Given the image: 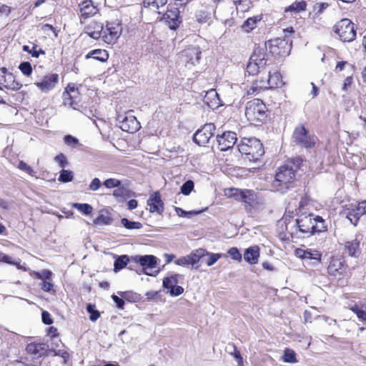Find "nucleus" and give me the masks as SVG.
Returning <instances> with one entry per match:
<instances>
[{"instance_id":"nucleus-1","label":"nucleus","mask_w":366,"mask_h":366,"mask_svg":"<svg viewBox=\"0 0 366 366\" xmlns=\"http://www.w3.org/2000/svg\"><path fill=\"white\" fill-rule=\"evenodd\" d=\"M297 169V165L292 162H288L278 167L274 179L271 183V189L282 194L286 193L294 185Z\"/></svg>"},{"instance_id":"nucleus-2","label":"nucleus","mask_w":366,"mask_h":366,"mask_svg":"<svg viewBox=\"0 0 366 366\" xmlns=\"http://www.w3.org/2000/svg\"><path fill=\"white\" fill-rule=\"evenodd\" d=\"M297 227L302 233L314 234L325 229L324 219L313 214L302 213L296 220Z\"/></svg>"},{"instance_id":"nucleus-3","label":"nucleus","mask_w":366,"mask_h":366,"mask_svg":"<svg viewBox=\"0 0 366 366\" xmlns=\"http://www.w3.org/2000/svg\"><path fill=\"white\" fill-rule=\"evenodd\" d=\"M237 147L239 152L250 162L257 161L264 152L262 143L256 138H244Z\"/></svg>"},{"instance_id":"nucleus-4","label":"nucleus","mask_w":366,"mask_h":366,"mask_svg":"<svg viewBox=\"0 0 366 366\" xmlns=\"http://www.w3.org/2000/svg\"><path fill=\"white\" fill-rule=\"evenodd\" d=\"M266 106L259 99H254L247 103L245 117L252 123L262 122L265 117Z\"/></svg>"},{"instance_id":"nucleus-5","label":"nucleus","mask_w":366,"mask_h":366,"mask_svg":"<svg viewBox=\"0 0 366 366\" xmlns=\"http://www.w3.org/2000/svg\"><path fill=\"white\" fill-rule=\"evenodd\" d=\"M225 194L229 197H234L237 201L244 202L251 207H255L260 203L257 194L253 190L230 188L225 190Z\"/></svg>"},{"instance_id":"nucleus-6","label":"nucleus","mask_w":366,"mask_h":366,"mask_svg":"<svg viewBox=\"0 0 366 366\" xmlns=\"http://www.w3.org/2000/svg\"><path fill=\"white\" fill-rule=\"evenodd\" d=\"M333 30L340 39L345 42L352 41L356 36L355 25L348 19H343L338 21L334 26Z\"/></svg>"},{"instance_id":"nucleus-7","label":"nucleus","mask_w":366,"mask_h":366,"mask_svg":"<svg viewBox=\"0 0 366 366\" xmlns=\"http://www.w3.org/2000/svg\"><path fill=\"white\" fill-rule=\"evenodd\" d=\"M294 32L292 27H288L284 29L285 38H277L268 41L271 47V51L276 53L280 56L288 55L292 47V44L289 39H286L287 34H291Z\"/></svg>"},{"instance_id":"nucleus-8","label":"nucleus","mask_w":366,"mask_h":366,"mask_svg":"<svg viewBox=\"0 0 366 366\" xmlns=\"http://www.w3.org/2000/svg\"><path fill=\"white\" fill-rule=\"evenodd\" d=\"M267 76L265 78H261L259 80V85L254 83L250 88L252 90V94L257 92L259 89L278 87L282 84V79L280 74L278 72L271 74L270 71H265Z\"/></svg>"},{"instance_id":"nucleus-9","label":"nucleus","mask_w":366,"mask_h":366,"mask_svg":"<svg viewBox=\"0 0 366 366\" xmlns=\"http://www.w3.org/2000/svg\"><path fill=\"white\" fill-rule=\"evenodd\" d=\"M295 142L307 149L314 147L317 138L313 135H309L304 126L297 127L293 133Z\"/></svg>"},{"instance_id":"nucleus-10","label":"nucleus","mask_w":366,"mask_h":366,"mask_svg":"<svg viewBox=\"0 0 366 366\" xmlns=\"http://www.w3.org/2000/svg\"><path fill=\"white\" fill-rule=\"evenodd\" d=\"M122 32V28L119 23L109 22L104 29L103 28L101 37L105 43L114 44L120 37Z\"/></svg>"},{"instance_id":"nucleus-11","label":"nucleus","mask_w":366,"mask_h":366,"mask_svg":"<svg viewBox=\"0 0 366 366\" xmlns=\"http://www.w3.org/2000/svg\"><path fill=\"white\" fill-rule=\"evenodd\" d=\"M215 126L212 123L205 124L194 134V142L199 146H205L213 136Z\"/></svg>"},{"instance_id":"nucleus-12","label":"nucleus","mask_w":366,"mask_h":366,"mask_svg":"<svg viewBox=\"0 0 366 366\" xmlns=\"http://www.w3.org/2000/svg\"><path fill=\"white\" fill-rule=\"evenodd\" d=\"M182 275L179 274H172L163 280V287L168 290L172 296H179L184 292V289L178 286L179 278H182Z\"/></svg>"},{"instance_id":"nucleus-13","label":"nucleus","mask_w":366,"mask_h":366,"mask_svg":"<svg viewBox=\"0 0 366 366\" xmlns=\"http://www.w3.org/2000/svg\"><path fill=\"white\" fill-rule=\"evenodd\" d=\"M118 119L120 128L124 132L134 133L141 127L139 122L132 114V112L126 113L124 117H119Z\"/></svg>"},{"instance_id":"nucleus-14","label":"nucleus","mask_w":366,"mask_h":366,"mask_svg":"<svg viewBox=\"0 0 366 366\" xmlns=\"http://www.w3.org/2000/svg\"><path fill=\"white\" fill-rule=\"evenodd\" d=\"M366 213L365 203H358L357 205L351 204L344 210V214L355 226L357 225L360 218Z\"/></svg>"},{"instance_id":"nucleus-15","label":"nucleus","mask_w":366,"mask_h":366,"mask_svg":"<svg viewBox=\"0 0 366 366\" xmlns=\"http://www.w3.org/2000/svg\"><path fill=\"white\" fill-rule=\"evenodd\" d=\"M0 84L6 89L17 91L21 88V84L16 81L12 73L9 72L5 67L0 68Z\"/></svg>"},{"instance_id":"nucleus-16","label":"nucleus","mask_w":366,"mask_h":366,"mask_svg":"<svg viewBox=\"0 0 366 366\" xmlns=\"http://www.w3.org/2000/svg\"><path fill=\"white\" fill-rule=\"evenodd\" d=\"M59 82V75L57 74L49 73L44 76L39 81H36L34 84L43 93H48L54 89Z\"/></svg>"},{"instance_id":"nucleus-17","label":"nucleus","mask_w":366,"mask_h":366,"mask_svg":"<svg viewBox=\"0 0 366 366\" xmlns=\"http://www.w3.org/2000/svg\"><path fill=\"white\" fill-rule=\"evenodd\" d=\"M63 103L65 106H69L74 109H79L81 97L79 92L74 86L69 85L63 93Z\"/></svg>"},{"instance_id":"nucleus-18","label":"nucleus","mask_w":366,"mask_h":366,"mask_svg":"<svg viewBox=\"0 0 366 366\" xmlns=\"http://www.w3.org/2000/svg\"><path fill=\"white\" fill-rule=\"evenodd\" d=\"M132 259L139 263L142 267L144 273L147 275H154L152 269L156 267L157 258L153 255H137L132 257Z\"/></svg>"},{"instance_id":"nucleus-19","label":"nucleus","mask_w":366,"mask_h":366,"mask_svg":"<svg viewBox=\"0 0 366 366\" xmlns=\"http://www.w3.org/2000/svg\"><path fill=\"white\" fill-rule=\"evenodd\" d=\"M219 149L221 151H227L233 147L237 141V134L234 132H225L221 135L217 136Z\"/></svg>"},{"instance_id":"nucleus-20","label":"nucleus","mask_w":366,"mask_h":366,"mask_svg":"<svg viewBox=\"0 0 366 366\" xmlns=\"http://www.w3.org/2000/svg\"><path fill=\"white\" fill-rule=\"evenodd\" d=\"M347 272V267L339 258L332 257L327 267V272L330 275L335 277H345Z\"/></svg>"},{"instance_id":"nucleus-21","label":"nucleus","mask_w":366,"mask_h":366,"mask_svg":"<svg viewBox=\"0 0 366 366\" xmlns=\"http://www.w3.org/2000/svg\"><path fill=\"white\" fill-rule=\"evenodd\" d=\"M162 20L171 29H176L181 23L179 9L177 8L168 9L164 14Z\"/></svg>"},{"instance_id":"nucleus-22","label":"nucleus","mask_w":366,"mask_h":366,"mask_svg":"<svg viewBox=\"0 0 366 366\" xmlns=\"http://www.w3.org/2000/svg\"><path fill=\"white\" fill-rule=\"evenodd\" d=\"M147 205L149 207V212L151 213L162 214L164 212V203L158 192L150 195L147 200Z\"/></svg>"},{"instance_id":"nucleus-23","label":"nucleus","mask_w":366,"mask_h":366,"mask_svg":"<svg viewBox=\"0 0 366 366\" xmlns=\"http://www.w3.org/2000/svg\"><path fill=\"white\" fill-rule=\"evenodd\" d=\"M249 59L252 61L257 63V66L262 71L266 69L267 54L264 48H255Z\"/></svg>"},{"instance_id":"nucleus-24","label":"nucleus","mask_w":366,"mask_h":366,"mask_svg":"<svg viewBox=\"0 0 366 366\" xmlns=\"http://www.w3.org/2000/svg\"><path fill=\"white\" fill-rule=\"evenodd\" d=\"M48 349V346L43 342H32L27 344L26 350L34 358H38L44 355Z\"/></svg>"},{"instance_id":"nucleus-25","label":"nucleus","mask_w":366,"mask_h":366,"mask_svg":"<svg viewBox=\"0 0 366 366\" xmlns=\"http://www.w3.org/2000/svg\"><path fill=\"white\" fill-rule=\"evenodd\" d=\"M81 18L87 19L95 15L99 9L92 0H85L79 4Z\"/></svg>"},{"instance_id":"nucleus-26","label":"nucleus","mask_w":366,"mask_h":366,"mask_svg":"<svg viewBox=\"0 0 366 366\" xmlns=\"http://www.w3.org/2000/svg\"><path fill=\"white\" fill-rule=\"evenodd\" d=\"M295 255L302 259H312L320 262L321 259V253L316 249H295Z\"/></svg>"},{"instance_id":"nucleus-27","label":"nucleus","mask_w":366,"mask_h":366,"mask_svg":"<svg viewBox=\"0 0 366 366\" xmlns=\"http://www.w3.org/2000/svg\"><path fill=\"white\" fill-rule=\"evenodd\" d=\"M184 55L187 59V63L192 65L199 64L202 51L199 47H189L184 51Z\"/></svg>"},{"instance_id":"nucleus-28","label":"nucleus","mask_w":366,"mask_h":366,"mask_svg":"<svg viewBox=\"0 0 366 366\" xmlns=\"http://www.w3.org/2000/svg\"><path fill=\"white\" fill-rule=\"evenodd\" d=\"M103 31V25L97 21H92L85 27V32L94 39L101 37Z\"/></svg>"},{"instance_id":"nucleus-29","label":"nucleus","mask_w":366,"mask_h":366,"mask_svg":"<svg viewBox=\"0 0 366 366\" xmlns=\"http://www.w3.org/2000/svg\"><path fill=\"white\" fill-rule=\"evenodd\" d=\"M234 10L232 7L223 8L219 14V19L225 26L231 27L234 25Z\"/></svg>"},{"instance_id":"nucleus-30","label":"nucleus","mask_w":366,"mask_h":366,"mask_svg":"<svg viewBox=\"0 0 366 366\" xmlns=\"http://www.w3.org/2000/svg\"><path fill=\"white\" fill-rule=\"evenodd\" d=\"M259 257V248L257 246H253L246 249L244 253V260L250 264H257Z\"/></svg>"},{"instance_id":"nucleus-31","label":"nucleus","mask_w":366,"mask_h":366,"mask_svg":"<svg viewBox=\"0 0 366 366\" xmlns=\"http://www.w3.org/2000/svg\"><path fill=\"white\" fill-rule=\"evenodd\" d=\"M262 19V15H257L248 18L242 25V29L245 32H250L257 26V24Z\"/></svg>"},{"instance_id":"nucleus-32","label":"nucleus","mask_w":366,"mask_h":366,"mask_svg":"<svg viewBox=\"0 0 366 366\" xmlns=\"http://www.w3.org/2000/svg\"><path fill=\"white\" fill-rule=\"evenodd\" d=\"M212 14H215V9L214 6H211L206 10L199 9L196 13L195 17L199 23L205 24L211 19Z\"/></svg>"},{"instance_id":"nucleus-33","label":"nucleus","mask_w":366,"mask_h":366,"mask_svg":"<svg viewBox=\"0 0 366 366\" xmlns=\"http://www.w3.org/2000/svg\"><path fill=\"white\" fill-rule=\"evenodd\" d=\"M345 252L351 257H357L360 252V242L357 239L346 242Z\"/></svg>"},{"instance_id":"nucleus-34","label":"nucleus","mask_w":366,"mask_h":366,"mask_svg":"<svg viewBox=\"0 0 366 366\" xmlns=\"http://www.w3.org/2000/svg\"><path fill=\"white\" fill-rule=\"evenodd\" d=\"M167 3V0H144V6L149 9L152 11H157L158 14H161L158 10L165 6Z\"/></svg>"},{"instance_id":"nucleus-35","label":"nucleus","mask_w":366,"mask_h":366,"mask_svg":"<svg viewBox=\"0 0 366 366\" xmlns=\"http://www.w3.org/2000/svg\"><path fill=\"white\" fill-rule=\"evenodd\" d=\"M93 58L99 61H106L109 58L107 51L104 49H94L86 55V59Z\"/></svg>"},{"instance_id":"nucleus-36","label":"nucleus","mask_w":366,"mask_h":366,"mask_svg":"<svg viewBox=\"0 0 366 366\" xmlns=\"http://www.w3.org/2000/svg\"><path fill=\"white\" fill-rule=\"evenodd\" d=\"M206 254H207V251L202 248L197 249L191 252L189 254H188L190 264L194 266L200 260V259L205 257Z\"/></svg>"},{"instance_id":"nucleus-37","label":"nucleus","mask_w":366,"mask_h":366,"mask_svg":"<svg viewBox=\"0 0 366 366\" xmlns=\"http://www.w3.org/2000/svg\"><path fill=\"white\" fill-rule=\"evenodd\" d=\"M206 254H207V251L202 248L197 249L191 252L189 254H188L190 264L194 266L200 260V259L205 257Z\"/></svg>"},{"instance_id":"nucleus-38","label":"nucleus","mask_w":366,"mask_h":366,"mask_svg":"<svg viewBox=\"0 0 366 366\" xmlns=\"http://www.w3.org/2000/svg\"><path fill=\"white\" fill-rule=\"evenodd\" d=\"M94 223L98 225H109L112 223V219L108 212H102L94 220Z\"/></svg>"},{"instance_id":"nucleus-39","label":"nucleus","mask_w":366,"mask_h":366,"mask_svg":"<svg viewBox=\"0 0 366 366\" xmlns=\"http://www.w3.org/2000/svg\"><path fill=\"white\" fill-rule=\"evenodd\" d=\"M121 223L127 229H140L142 227L141 222L130 221L127 218H122Z\"/></svg>"},{"instance_id":"nucleus-40","label":"nucleus","mask_w":366,"mask_h":366,"mask_svg":"<svg viewBox=\"0 0 366 366\" xmlns=\"http://www.w3.org/2000/svg\"><path fill=\"white\" fill-rule=\"evenodd\" d=\"M237 11L245 12L248 11L251 6L249 0H234Z\"/></svg>"},{"instance_id":"nucleus-41","label":"nucleus","mask_w":366,"mask_h":366,"mask_svg":"<svg viewBox=\"0 0 366 366\" xmlns=\"http://www.w3.org/2000/svg\"><path fill=\"white\" fill-rule=\"evenodd\" d=\"M223 254L220 253H212L207 252L206 254L207 259H205V264L208 266H212L214 264L222 257Z\"/></svg>"},{"instance_id":"nucleus-42","label":"nucleus","mask_w":366,"mask_h":366,"mask_svg":"<svg viewBox=\"0 0 366 366\" xmlns=\"http://www.w3.org/2000/svg\"><path fill=\"white\" fill-rule=\"evenodd\" d=\"M74 208H76L84 214L89 215L92 213L93 208L92 207L86 203H74L72 204Z\"/></svg>"},{"instance_id":"nucleus-43","label":"nucleus","mask_w":366,"mask_h":366,"mask_svg":"<svg viewBox=\"0 0 366 366\" xmlns=\"http://www.w3.org/2000/svg\"><path fill=\"white\" fill-rule=\"evenodd\" d=\"M129 261L127 255H122L119 257L114 262V270L119 271L126 267Z\"/></svg>"},{"instance_id":"nucleus-44","label":"nucleus","mask_w":366,"mask_h":366,"mask_svg":"<svg viewBox=\"0 0 366 366\" xmlns=\"http://www.w3.org/2000/svg\"><path fill=\"white\" fill-rule=\"evenodd\" d=\"M307 4L304 1L294 2L286 11L300 12L305 10Z\"/></svg>"},{"instance_id":"nucleus-45","label":"nucleus","mask_w":366,"mask_h":366,"mask_svg":"<svg viewBox=\"0 0 366 366\" xmlns=\"http://www.w3.org/2000/svg\"><path fill=\"white\" fill-rule=\"evenodd\" d=\"M282 359L285 362L294 363L297 362L296 354L294 350L290 349H286L285 350Z\"/></svg>"},{"instance_id":"nucleus-46","label":"nucleus","mask_w":366,"mask_h":366,"mask_svg":"<svg viewBox=\"0 0 366 366\" xmlns=\"http://www.w3.org/2000/svg\"><path fill=\"white\" fill-rule=\"evenodd\" d=\"M73 178L74 175L71 171L62 169L60 172L59 181L61 182H69L73 180Z\"/></svg>"},{"instance_id":"nucleus-47","label":"nucleus","mask_w":366,"mask_h":366,"mask_svg":"<svg viewBox=\"0 0 366 366\" xmlns=\"http://www.w3.org/2000/svg\"><path fill=\"white\" fill-rule=\"evenodd\" d=\"M95 305L89 304L86 306V310L90 314L89 319L92 322H95L100 317V313L99 311L96 310Z\"/></svg>"},{"instance_id":"nucleus-48","label":"nucleus","mask_w":366,"mask_h":366,"mask_svg":"<svg viewBox=\"0 0 366 366\" xmlns=\"http://www.w3.org/2000/svg\"><path fill=\"white\" fill-rule=\"evenodd\" d=\"M247 71L249 75L252 76L262 71V70L257 66V63L252 61L250 59L247 66Z\"/></svg>"},{"instance_id":"nucleus-49","label":"nucleus","mask_w":366,"mask_h":366,"mask_svg":"<svg viewBox=\"0 0 366 366\" xmlns=\"http://www.w3.org/2000/svg\"><path fill=\"white\" fill-rule=\"evenodd\" d=\"M194 182L192 180H187L181 187V192L184 195H189L194 189Z\"/></svg>"},{"instance_id":"nucleus-50","label":"nucleus","mask_w":366,"mask_h":366,"mask_svg":"<svg viewBox=\"0 0 366 366\" xmlns=\"http://www.w3.org/2000/svg\"><path fill=\"white\" fill-rule=\"evenodd\" d=\"M19 69L25 76H30L32 73V67L29 62L24 61L19 64Z\"/></svg>"},{"instance_id":"nucleus-51","label":"nucleus","mask_w":366,"mask_h":366,"mask_svg":"<svg viewBox=\"0 0 366 366\" xmlns=\"http://www.w3.org/2000/svg\"><path fill=\"white\" fill-rule=\"evenodd\" d=\"M175 211L177 212V214L179 217H190L191 215H192V214H198L202 212V211H196V210L187 212L179 207H175Z\"/></svg>"},{"instance_id":"nucleus-52","label":"nucleus","mask_w":366,"mask_h":366,"mask_svg":"<svg viewBox=\"0 0 366 366\" xmlns=\"http://www.w3.org/2000/svg\"><path fill=\"white\" fill-rule=\"evenodd\" d=\"M103 185H104L108 189L115 188L121 185V181L114 178H110L106 179L103 182Z\"/></svg>"},{"instance_id":"nucleus-53","label":"nucleus","mask_w":366,"mask_h":366,"mask_svg":"<svg viewBox=\"0 0 366 366\" xmlns=\"http://www.w3.org/2000/svg\"><path fill=\"white\" fill-rule=\"evenodd\" d=\"M18 169H19L21 171H24L26 172L27 174H30L31 176H34V171L33 169L29 166L26 163H25L23 161H20L17 166Z\"/></svg>"},{"instance_id":"nucleus-54","label":"nucleus","mask_w":366,"mask_h":366,"mask_svg":"<svg viewBox=\"0 0 366 366\" xmlns=\"http://www.w3.org/2000/svg\"><path fill=\"white\" fill-rule=\"evenodd\" d=\"M64 142L68 146H70L73 148L76 147L79 144V140L74 137L71 135H66L64 137Z\"/></svg>"},{"instance_id":"nucleus-55","label":"nucleus","mask_w":366,"mask_h":366,"mask_svg":"<svg viewBox=\"0 0 366 366\" xmlns=\"http://www.w3.org/2000/svg\"><path fill=\"white\" fill-rule=\"evenodd\" d=\"M52 272L47 269H44L41 271L40 272L37 273V277L39 279L42 280V281L45 280H51L52 277Z\"/></svg>"},{"instance_id":"nucleus-56","label":"nucleus","mask_w":366,"mask_h":366,"mask_svg":"<svg viewBox=\"0 0 366 366\" xmlns=\"http://www.w3.org/2000/svg\"><path fill=\"white\" fill-rule=\"evenodd\" d=\"M207 99H209V97H215L217 100V102H212V105H210V107H218L219 106H220L222 104L219 102V95L218 94L214 91V90H210L207 92V96H206Z\"/></svg>"},{"instance_id":"nucleus-57","label":"nucleus","mask_w":366,"mask_h":366,"mask_svg":"<svg viewBox=\"0 0 366 366\" xmlns=\"http://www.w3.org/2000/svg\"><path fill=\"white\" fill-rule=\"evenodd\" d=\"M39 286L41 289L44 292H54V290H52L53 288V283L51 282V280H45L42 281Z\"/></svg>"},{"instance_id":"nucleus-58","label":"nucleus","mask_w":366,"mask_h":366,"mask_svg":"<svg viewBox=\"0 0 366 366\" xmlns=\"http://www.w3.org/2000/svg\"><path fill=\"white\" fill-rule=\"evenodd\" d=\"M228 254L230 255V257L237 261L242 260V254L236 247H232L228 250Z\"/></svg>"},{"instance_id":"nucleus-59","label":"nucleus","mask_w":366,"mask_h":366,"mask_svg":"<svg viewBox=\"0 0 366 366\" xmlns=\"http://www.w3.org/2000/svg\"><path fill=\"white\" fill-rule=\"evenodd\" d=\"M174 264L179 266L187 267L190 264L189 256H183L174 261Z\"/></svg>"},{"instance_id":"nucleus-60","label":"nucleus","mask_w":366,"mask_h":366,"mask_svg":"<svg viewBox=\"0 0 366 366\" xmlns=\"http://www.w3.org/2000/svg\"><path fill=\"white\" fill-rule=\"evenodd\" d=\"M55 161L59 164V167L64 168L67 165V160L64 154H59L54 158Z\"/></svg>"},{"instance_id":"nucleus-61","label":"nucleus","mask_w":366,"mask_h":366,"mask_svg":"<svg viewBox=\"0 0 366 366\" xmlns=\"http://www.w3.org/2000/svg\"><path fill=\"white\" fill-rule=\"evenodd\" d=\"M102 186V182L99 178H94L92 179L91 183L89 185V189L91 191H97Z\"/></svg>"},{"instance_id":"nucleus-62","label":"nucleus","mask_w":366,"mask_h":366,"mask_svg":"<svg viewBox=\"0 0 366 366\" xmlns=\"http://www.w3.org/2000/svg\"><path fill=\"white\" fill-rule=\"evenodd\" d=\"M345 68H350V69H352V65L346 61H341L337 62L335 67V71H342Z\"/></svg>"},{"instance_id":"nucleus-63","label":"nucleus","mask_w":366,"mask_h":366,"mask_svg":"<svg viewBox=\"0 0 366 366\" xmlns=\"http://www.w3.org/2000/svg\"><path fill=\"white\" fill-rule=\"evenodd\" d=\"M41 318H42V322L46 325H51L53 322V320L51 317L50 314L46 311H44L42 312Z\"/></svg>"},{"instance_id":"nucleus-64","label":"nucleus","mask_w":366,"mask_h":366,"mask_svg":"<svg viewBox=\"0 0 366 366\" xmlns=\"http://www.w3.org/2000/svg\"><path fill=\"white\" fill-rule=\"evenodd\" d=\"M0 262H4L10 264H16L17 263L13 261H11V257L8 255L0 252Z\"/></svg>"}]
</instances>
